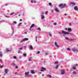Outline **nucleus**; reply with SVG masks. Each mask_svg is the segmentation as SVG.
I'll return each instance as SVG.
<instances>
[{
    "label": "nucleus",
    "instance_id": "72a5a7b5",
    "mask_svg": "<svg viewBox=\"0 0 78 78\" xmlns=\"http://www.w3.org/2000/svg\"><path fill=\"white\" fill-rule=\"evenodd\" d=\"M58 64V62H56L55 63V64Z\"/></svg>",
    "mask_w": 78,
    "mask_h": 78
},
{
    "label": "nucleus",
    "instance_id": "0eeeda50",
    "mask_svg": "<svg viewBox=\"0 0 78 78\" xmlns=\"http://www.w3.org/2000/svg\"><path fill=\"white\" fill-rule=\"evenodd\" d=\"M34 24H33L31 25L29 29L30 31H31V28H33V27H34Z\"/></svg>",
    "mask_w": 78,
    "mask_h": 78
},
{
    "label": "nucleus",
    "instance_id": "2eb2a0df",
    "mask_svg": "<svg viewBox=\"0 0 78 78\" xmlns=\"http://www.w3.org/2000/svg\"><path fill=\"white\" fill-rule=\"evenodd\" d=\"M55 45L56 47H59V45H58V44H57V43L56 42H55Z\"/></svg>",
    "mask_w": 78,
    "mask_h": 78
},
{
    "label": "nucleus",
    "instance_id": "7ed1b4c3",
    "mask_svg": "<svg viewBox=\"0 0 78 78\" xmlns=\"http://www.w3.org/2000/svg\"><path fill=\"white\" fill-rule=\"evenodd\" d=\"M65 6H66V4L63 5V4H61L59 5V7H60L61 8H63L64 7H65Z\"/></svg>",
    "mask_w": 78,
    "mask_h": 78
},
{
    "label": "nucleus",
    "instance_id": "5fc2aeb1",
    "mask_svg": "<svg viewBox=\"0 0 78 78\" xmlns=\"http://www.w3.org/2000/svg\"><path fill=\"white\" fill-rule=\"evenodd\" d=\"M65 30H66H66H67V28H65Z\"/></svg>",
    "mask_w": 78,
    "mask_h": 78
},
{
    "label": "nucleus",
    "instance_id": "6e6552de",
    "mask_svg": "<svg viewBox=\"0 0 78 78\" xmlns=\"http://www.w3.org/2000/svg\"><path fill=\"white\" fill-rule=\"evenodd\" d=\"M8 69H5V73L7 74V73H8Z\"/></svg>",
    "mask_w": 78,
    "mask_h": 78
},
{
    "label": "nucleus",
    "instance_id": "a19ab883",
    "mask_svg": "<svg viewBox=\"0 0 78 78\" xmlns=\"http://www.w3.org/2000/svg\"><path fill=\"white\" fill-rule=\"evenodd\" d=\"M15 68H16V69H18V66H16Z\"/></svg>",
    "mask_w": 78,
    "mask_h": 78
},
{
    "label": "nucleus",
    "instance_id": "393cba45",
    "mask_svg": "<svg viewBox=\"0 0 78 78\" xmlns=\"http://www.w3.org/2000/svg\"><path fill=\"white\" fill-rule=\"evenodd\" d=\"M30 48L31 50H33V47L32 46H30Z\"/></svg>",
    "mask_w": 78,
    "mask_h": 78
},
{
    "label": "nucleus",
    "instance_id": "69168bd1",
    "mask_svg": "<svg viewBox=\"0 0 78 78\" xmlns=\"http://www.w3.org/2000/svg\"><path fill=\"white\" fill-rule=\"evenodd\" d=\"M39 73H40V74H41V73H41V72H39Z\"/></svg>",
    "mask_w": 78,
    "mask_h": 78
},
{
    "label": "nucleus",
    "instance_id": "603ef678",
    "mask_svg": "<svg viewBox=\"0 0 78 78\" xmlns=\"http://www.w3.org/2000/svg\"><path fill=\"white\" fill-rule=\"evenodd\" d=\"M48 12H46L45 13V14H47Z\"/></svg>",
    "mask_w": 78,
    "mask_h": 78
},
{
    "label": "nucleus",
    "instance_id": "0e129e2a",
    "mask_svg": "<svg viewBox=\"0 0 78 78\" xmlns=\"http://www.w3.org/2000/svg\"><path fill=\"white\" fill-rule=\"evenodd\" d=\"M42 76H44V74H42Z\"/></svg>",
    "mask_w": 78,
    "mask_h": 78
},
{
    "label": "nucleus",
    "instance_id": "1a4fd4ad",
    "mask_svg": "<svg viewBox=\"0 0 78 78\" xmlns=\"http://www.w3.org/2000/svg\"><path fill=\"white\" fill-rule=\"evenodd\" d=\"M74 9L75 11H78V8H77V6H75Z\"/></svg>",
    "mask_w": 78,
    "mask_h": 78
},
{
    "label": "nucleus",
    "instance_id": "6ab92c4d",
    "mask_svg": "<svg viewBox=\"0 0 78 78\" xmlns=\"http://www.w3.org/2000/svg\"><path fill=\"white\" fill-rule=\"evenodd\" d=\"M70 4H71V5H76L75 3L73 2H70Z\"/></svg>",
    "mask_w": 78,
    "mask_h": 78
},
{
    "label": "nucleus",
    "instance_id": "b1692460",
    "mask_svg": "<svg viewBox=\"0 0 78 78\" xmlns=\"http://www.w3.org/2000/svg\"><path fill=\"white\" fill-rule=\"evenodd\" d=\"M41 17L42 19H44V16L41 15Z\"/></svg>",
    "mask_w": 78,
    "mask_h": 78
},
{
    "label": "nucleus",
    "instance_id": "473e14b6",
    "mask_svg": "<svg viewBox=\"0 0 78 78\" xmlns=\"http://www.w3.org/2000/svg\"><path fill=\"white\" fill-rule=\"evenodd\" d=\"M73 74H76V72L75 71H74L73 73Z\"/></svg>",
    "mask_w": 78,
    "mask_h": 78
},
{
    "label": "nucleus",
    "instance_id": "f03ea898",
    "mask_svg": "<svg viewBox=\"0 0 78 78\" xmlns=\"http://www.w3.org/2000/svg\"><path fill=\"white\" fill-rule=\"evenodd\" d=\"M29 74H30V72L28 71L25 72V76H26L27 77H30V76L29 75Z\"/></svg>",
    "mask_w": 78,
    "mask_h": 78
},
{
    "label": "nucleus",
    "instance_id": "052dcab7",
    "mask_svg": "<svg viewBox=\"0 0 78 78\" xmlns=\"http://www.w3.org/2000/svg\"><path fill=\"white\" fill-rule=\"evenodd\" d=\"M12 14H13V13H11V14H10V15H12Z\"/></svg>",
    "mask_w": 78,
    "mask_h": 78
},
{
    "label": "nucleus",
    "instance_id": "dca6fc26",
    "mask_svg": "<svg viewBox=\"0 0 78 78\" xmlns=\"http://www.w3.org/2000/svg\"><path fill=\"white\" fill-rule=\"evenodd\" d=\"M68 32H70V31H72V29L70 28H68Z\"/></svg>",
    "mask_w": 78,
    "mask_h": 78
},
{
    "label": "nucleus",
    "instance_id": "c85d7f7f",
    "mask_svg": "<svg viewBox=\"0 0 78 78\" xmlns=\"http://www.w3.org/2000/svg\"><path fill=\"white\" fill-rule=\"evenodd\" d=\"M29 61H31V57H30L28 60Z\"/></svg>",
    "mask_w": 78,
    "mask_h": 78
},
{
    "label": "nucleus",
    "instance_id": "4be33fe9",
    "mask_svg": "<svg viewBox=\"0 0 78 78\" xmlns=\"http://www.w3.org/2000/svg\"><path fill=\"white\" fill-rule=\"evenodd\" d=\"M69 41H73L74 40L73 39L70 38V39H69Z\"/></svg>",
    "mask_w": 78,
    "mask_h": 78
},
{
    "label": "nucleus",
    "instance_id": "f8f14e48",
    "mask_svg": "<svg viewBox=\"0 0 78 78\" xmlns=\"http://www.w3.org/2000/svg\"><path fill=\"white\" fill-rule=\"evenodd\" d=\"M47 77H48V78H52V76H51V75L50 74H48L47 75Z\"/></svg>",
    "mask_w": 78,
    "mask_h": 78
},
{
    "label": "nucleus",
    "instance_id": "c03bdc74",
    "mask_svg": "<svg viewBox=\"0 0 78 78\" xmlns=\"http://www.w3.org/2000/svg\"><path fill=\"white\" fill-rule=\"evenodd\" d=\"M41 14H44V12H41Z\"/></svg>",
    "mask_w": 78,
    "mask_h": 78
},
{
    "label": "nucleus",
    "instance_id": "20e7f679",
    "mask_svg": "<svg viewBox=\"0 0 78 78\" xmlns=\"http://www.w3.org/2000/svg\"><path fill=\"white\" fill-rule=\"evenodd\" d=\"M26 41H28V38H24L22 41H21V42H23Z\"/></svg>",
    "mask_w": 78,
    "mask_h": 78
},
{
    "label": "nucleus",
    "instance_id": "6e6d98bb",
    "mask_svg": "<svg viewBox=\"0 0 78 78\" xmlns=\"http://www.w3.org/2000/svg\"><path fill=\"white\" fill-rule=\"evenodd\" d=\"M20 21H22V19H20Z\"/></svg>",
    "mask_w": 78,
    "mask_h": 78
},
{
    "label": "nucleus",
    "instance_id": "7c9ffc66",
    "mask_svg": "<svg viewBox=\"0 0 78 78\" xmlns=\"http://www.w3.org/2000/svg\"><path fill=\"white\" fill-rule=\"evenodd\" d=\"M23 56H24L25 57V56H27V54L25 53L23 54Z\"/></svg>",
    "mask_w": 78,
    "mask_h": 78
},
{
    "label": "nucleus",
    "instance_id": "680f3d73",
    "mask_svg": "<svg viewBox=\"0 0 78 78\" xmlns=\"http://www.w3.org/2000/svg\"><path fill=\"white\" fill-rule=\"evenodd\" d=\"M24 48H27V46H25L24 47Z\"/></svg>",
    "mask_w": 78,
    "mask_h": 78
},
{
    "label": "nucleus",
    "instance_id": "774afa93",
    "mask_svg": "<svg viewBox=\"0 0 78 78\" xmlns=\"http://www.w3.org/2000/svg\"><path fill=\"white\" fill-rule=\"evenodd\" d=\"M17 72H16L15 73V74H17Z\"/></svg>",
    "mask_w": 78,
    "mask_h": 78
},
{
    "label": "nucleus",
    "instance_id": "338daca9",
    "mask_svg": "<svg viewBox=\"0 0 78 78\" xmlns=\"http://www.w3.org/2000/svg\"><path fill=\"white\" fill-rule=\"evenodd\" d=\"M76 66H78V64H76Z\"/></svg>",
    "mask_w": 78,
    "mask_h": 78
},
{
    "label": "nucleus",
    "instance_id": "e433bc0d",
    "mask_svg": "<svg viewBox=\"0 0 78 78\" xmlns=\"http://www.w3.org/2000/svg\"><path fill=\"white\" fill-rule=\"evenodd\" d=\"M14 59H16L17 58V57L16 56H14L13 57Z\"/></svg>",
    "mask_w": 78,
    "mask_h": 78
},
{
    "label": "nucleus",
    "instance_id": "c756f323",
    "mask_svg": "<svg viewBox=\"0 0 78 78\" xmlns=\"http://www.w3.org/2000/svg\"><path fill=\"white\" fill-rule=\"evenodd\" d=\"M37 30H39V31H41V29L39 27L37 29Z\"/></svg>",
    "mask_w": 78,
    "mask_h": 78
},
{
    "label": "nucleus",
    "instance_id": "a211bd4d",
    "mask_svg": "<svg viewBox=\"0 0 78 78\" xmlns=\"http://www.w3.org/2000/svg\"><path fill=\"white\" fill-rule=\"evenodd\" d=\"M30 2L31 3H36V1H33V0H31L30 1Z\"/></svg>",
    "mask_w": 78,
    "mask_h": 78
},
{
    "label": "nucleus",
    "instance_id": "bb28decb",
    "mask_svg": "<svg viewBox=\"0 0 78 78\" xmlns=\"http://www.w3.org/2000/svg\"><path fill=\"white\" fill-rule=\"evenodd\" d=\"M6 50L7 51H11V50H9V48H7Z\"/></svg>",
    "mask_w": 78,
    "mask_h": 78
},
{
    "label": "nucleus",
    "instance_id": "a878e982",
    "mask_svg": "<svg viewBox=\"0 0 78 78\" xmlns=\"http://www.w3.org/2000/svg\"><path fill=\"white\" fill-rule=\"evenodd\" d=\"M65 38L66 39V40H68V41H69V38H68V37H65Z\"/></svg>",
    "mask_w": 78,
    "mask_h": 78
},
{
    "label": "nucleus",
    "instance_id": "49530a36",
    "mask_svg": "<svg viewBox=\"0 0 78 78\" xmlns=\"http://www.w3.org/2000/svg\"><path fill=\"white\" fill-rule=\"evenodd\" d=\"M41 72H44V71L43 69H41Z\"/></svg>",
    "mask_w": 78,
    "mask_h": 78
},
{
    "label": "nucleus",
    "instance_id": "412c9836",
    "mask_svg": "<svg viewBox=\"0 0 78 78\" xmlns=\"http://www.w3.org/2000/svg\"><path fill=\"white\" fill-rule=\"evenodd\" d=\"M3 55H2V52H0V57H2Z\"/></svg>",
    "mask_w": 78,
    "mask_h": 78
},
{
    "label": "nucleus",
    "instance_id": "79ce46f5",
    "mask_svg": "<svg viewBox=\"0 0 78 78\" xmlns=\"http://www.w3.org/2000/svg\"><path fill=\"white\" fill-rule=\"evenodd\" d=\"M69 25H70V26H71V25H72V23H69Z\"/></svg>",
    "mask_w": 78,
    "mask_h": 78
},
{
    "label": "nucleus",
    "instance_id": "ddd939ff",
    "mask_svg": "<svg viewBox=\"0 0 78 78\" xmlns=\"http://www.w3.org/2000/svg\"><path fill=\"white\" fill-rule=\"evenodd\" d=\"M59 64H57L56 65V66L55 67V69H58V67H59Z\"/></svg>",
    "mask_w": 78,
    "mask_h": 78
},
{
    "label": "nucleus",
    "instance_id": "9d476101",
    "mask_svg": "<svg viewBox=\"0 0 78 78\" xmlns=\"http://www.w3.org/2000/svg\"><path fill=\"white\" fill-rule=\"evenodd\" d=\"M55 11L57 12H59V10L57 8H55Z\"/></svg>",
    "mask_w": 78,
    "mask_h": 78
},
{
    "label": "nucleus",
    "instance_id": "e2e57ef3",
    "mask_svg": "<svg viewBox=\"0 0 78 78\" xmlns=\"http://www.w3.org/2000/svg\"><path fill=\"white\" fill-rule=\"evenodd\" d=\"M18 16H20V14L18 15Z\"/></svg>",
    "mask_w": 78,
    "mask_h": 78
},
{
    "label": "nucleus",
    "instance_id": "ea45409f",
    "mask_svg": "<svg viewBox=\"0 0 78 78\" xmlns=\"http://www.w3.org/2000/svg\"><path fill=\"white\" fill-rule=\"evenodd\" d=\"M21 53V51H18V53Z\"/></svg>",
    "mask_w": 78,
    "mask_h": 78
},
{
    "label": "nucleus",
    "instance_id": "4d7b16f0",
    "mask_svg": "<svg viewBox=\"0 0 78 78\" xmlns=\"http://www.w3.org/2000/svg\"><path fill=\"white\" fill-rule=\"evenodd\" d=\"M5 17H9V16H5Z\"/></svg>",
    "mask_w": 78,
    "mask_h": 78
},
{
    "label": "nucleus",
    "instance_id": "8fccbe9b",
    "mask_svg": "<svg viewBox=\"0 0 78 78\" xmlns=\"http://www.w3.org/2000/svg\"><path fill=\"white\" fill-rule=\"evenodd\" d=\"M24 34H27V32H24Z\"/></svg>",
    "mask_w": 78,
    "mask_h": 78
},
{
    "label": "nucleus",
    "instance_id": "bf43d9fd",
    "mask_svg": "<svg viewBox=\"0 0 78 78\" xmlns=\"http://www.w3.org/2000/svg\"><path fill=\"white\" fill-rule=\"evenodd\" d=\"M11 29H12L13 31H14V29H12V27H11Z\"/></svg>",
    "mask_w": 78,
    "mask_h": 78
},
{
    "label": "nucleus",
    "instance_id": "cd10ccee",
    "mask_svg": "<svg viewBox=\"0 0 78 78\" xmlns=\"http://www.w3.org/2000/svg\"><path fill=\"white\" fill-rule=\"evenodd\" d=\"M41 69H42V70H46V69L45 68H44V67H42L41 68Z\"/></svg>",
    "mask_w": 78,
    "mask_h": 78
},
{
    "label": "nucleus",
    "instance_id": "13d9d810",
    "mask_svg": "<svg viewBox=\"0 0 78 78\" xmlns=\"http://www.w3.org/2000/svg\"><path fill=\"white\" fill-rule=\"evenodd\" d=\"M45 54H46V55H48V53H46Z\"/></svg>",
    "mask_w": 78,
    "mask_h": 78
},
{
    "label": "nucleus",
    "instance_id": "423d86ee",
    "mask_svg": "<svg viewBox=\"0 0 78 78\" xmlns=\"http://www.w3.org/2000/svg\"><path fill=\"white\" fill-rule=\"evenodd\" d=\"M72 51H73L74 52H75V51H76V52H78V50L76 49L75 48H73L72 49Z\"/></svg>",
    "mask_w": 78,
    "mask_h": 78
},
{
    "label": "nucleus",
    "instance_id": "f257e3e1",
    "mask_svg": "<svg viewBox=\"0 0 78 78\" xmlns=\"http://www.w3.org/2000/svg\"><path fill=\"white\" fill-rule=\"evenodd\" d=\"M59 34H63L65 35L66 34H69V32H66L63 30H62V32H60L58 33Z\"/></svg>",
    "mask_w": 78,
    "mask_h": 78
},
{
    "label": "nucleus",
    "instance_id": "5701e85b",
    "mask_svg": "<svg viewBox=\"0 0 78 78\" xmlns=\"http://www.w3.org/2000/svg\"><path fill=\"white\" fill-rule=\"evenodd\" d=\"M48 5L49 6H52V4L51 2L49 3Z\"/></svg>",
    "mask_w": 78,
    "mask_h": 78
},
{
    "label": "nucleus",
    "instance_id": "a18cd8bd",
    "mask_svg": "<svg viewBox=\"0 0 78 78\" xmlns=\"http://www.w3.org/2000/svg\"><path fill=\"white\" fill-rule=\"evenodd\" d=\"M19 59H21V58H22V57H21V56H20L19 57Z\"/></svg>",
    "mask_w": 78,
    "mask_h": 78
},
{
    "label": "nucleus",
    "instance_id": "3c124183",
    "mask_svg": "<svg viewBox=\"0 0 78 78\" xmlns=\"http://www.w3.org/2000/svg\"><path fill=\"white\" fill-rule=\"evenodd\" d=\"M73 69H70V71H72L73 70Z\"/></svg>",
    "mask_w": 78,
    "mask_h": 78
},
{
    "label": "nucleus",
    "instance_id": "f3484780",
    "mask_svg": "<svg viewBox=\"0 0 78 78\" xmlns=\"http://www.w3.org/2000/svg\"><path fill=\"white\" fill-rule=\"evenodd\" d=\"M11 64L12 66H16V64L13 63H12Z\"/></svg>",
    "mask_w": 78,
    "mask_h": 78
},
{
    "label": "nucleus",
    "instance_id": "2f4dec72",
    "mask_svg": "<svg viewBox=\"0 0 78 78\" xmlns=\"http://www.w3.org/2000/svg\"><path fill=\"white\" fill-rule=\"evenodd\" d=\"M67 50L68 51H70V48H67Z\"/></svg>",
    "mask_w": 78,
    "mask_h": 78
},
{
    "label": "nucleus",
    "instance_id": "de8ad7c7",
    "mask_svg": "<svg viewBox=\"0 0 78 78\" xmlns=\"http://www.w3.org/2000/svg\"><path fill=\"white\" fill-rule=\"evenodd\" d=\"M39 53H40V51H38L37 52V54H39Z\"/></svg>",
    "mask_w": 78,
    "mask_h": 78
},
{
    "label": "nucleus",
    "instance_id": "37998d69",
    "mask_svg": "<svg viewBox=\"0 0 78 78\" xmlns=\"http://www.w3.org/2000/svg\"><path fill=\"white\" fill-rule=\"evenodd\" d=\"M54 25H56V23H54Z\"/></svg>",
    "mask_w": 78,
    "mask_h": 78
},
{
    "label": "nucleus",
    "instance_id": "c9c22d12",
    "mask_svg": "<svg viewBox=\"0 0 78 78\" xmlns=\"http://www.w3.org/2000/svg\"><path fill=\"white\" fill-rule=\"evenodd\" d=\"M22 24V23H20L19 24V25H18L19 27H20V25Z\"/></svg>",
    "mask_w": 78,
    "mask_h": 78
},
{
    "label": "nucleus",
    "instance_id": "58836bf2",
    "mask_svg": "<svg viewBox=\"0 0 78 78\" xmlns=\"http://www.w3.org/2000/svg\"><path fill=\"white\" fill-rule=\"evenodd\" d=\"M51 12L52 13H53V10L51 9Z\"/></svg>",
    "mask_w": 78,
    "mask_h": 78
},
{
    "label": "nucleus",
    "instance_id": "9b49d317",
    "mask_svg": "<svg viewBox=\"0 0 78 78\" xmlns=\"http://www.w3.org/2000/svg\"><path fill=\"white\" fill-rule=\"evenodd\" d=\"M73 69L74 70H76V65H74L73 66Z\"/></svg>",
    "mask_w": 78,
    "mask_h": 78
},
{
    "label": "nucleus",
    "instance_id": "09e8293b",
    "mask_svg": "<svg viewBox=\"0 0 78 78\" xmlns=\"http://www.w3.org/2000/svg\"><path fill=\"white\" fill-rule=\"evenodd\" d=\"M1 68H2V67H3V66H0Z\"/></svg>",
    "mask_w": 78,
    "mask_h": 78
},
{
    "label": "nucleus",
    "instance_id": "4468645a",
    "mask_svg": "<svg viewBox=\"0 0 78 78\" xmlns=\"http://www.w3.org/2000/svg\"><path fill=\"white\" fill-rule=\"evenodd\" d=\"M31 73H32V74H34V73H35V72L34 70H31Z\"/></svg>",
    "mask_w": 78,
    "mask_h": 78
},
{
    "label": "nucleus",
    "instance_id": "4c0bfd02",
    "mask_svg": "<svg viewBox=\"0 0 78 78\" xmlns=\"http://www.w3.org/2000/svg\"><path fill=\"white\" fill-rule=\"evenodd\" d=\"M49 36H51V33H49Z\"/></svg>",
    "mask_w": 78,
    "mask_h": 78
},
{
    "label": "nucleus",
    "instance_id": "864d4df0",
    "mask_svg": "<svg viewBox=\"0 0 78 78\" xmlns=\"http://www.w3.org/2000/svg\"><path fill=\"white\" fill-rule=\"evenodd\" d=\"M37 36H36L35 37V39H37Z\"/></svg>",
    "mask_w": 78,
    "mask_h": 78
},
{
    "label": "nucleus",
    "instance_id": "f704fd0d",
    "mask_svg": "<svg viewBox=\"0 0 78 78\" xmlns=\"http://www.w3.org/2000/svg\"><path fill=\"white\" fill-rule=\"evenodd\" d=\"M22 48H23V47H22L21 48H19V50H22Z\"/></svg>",
    "mask_w": 78,
    "mask_h": 78
},
{
    "label": "nucleus",
    "instance_id": "39448f33",
    "mask_svg": "<svg viewBox=\"0 0 78 78\" xmlns=\"http://www.w3.org/2000/svg\"><path fill=\"white\" fill-rule=\"evenodd\" d=\"M65 74V70L64 69H62L61 70V74L62 75H64Z\"/></svg>",
    "mask_w": 78,
    "mask_h": 78
},
{
    "label": "nucleus",
    "instance_id": "aec40b11",
    "mask_svg": "<svg viewBox=\"0 0 78 78\" xmlns=\"http://www.w3.org/2000/svg\"><path fill=\"white\" fill-rule=\"evenodd\" d=\"M16 23H17V22L14 21L13 23H12V25H14V24H16Z\"/></svg>",
    "mask_w": 78,
    "mask_h": 78
}]
</instances>
